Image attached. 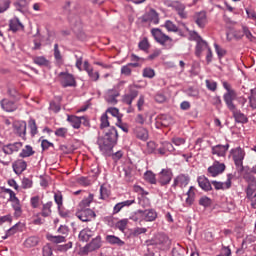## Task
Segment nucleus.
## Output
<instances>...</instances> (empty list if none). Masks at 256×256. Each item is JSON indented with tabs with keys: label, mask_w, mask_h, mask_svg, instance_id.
I'll use <instances>...</instances> for the list:
<instances>
[{
	"label": "nucleus",
	"mask_w": 256,
	"mask_h": 256,
	"mask_svg": "<svg viewBox=\"0 0 256 256\" xmlns=\"http://www.w3.org/2000/svg\"><path fill=\"white\" fill-rule=\"evenodd\" d=\"M224 89L227 91L223 95L224 102L226 103V106L228 107L229 111L233 114V117L237 123H247L249 120L247 119V116L245 114L241 113V110L237 109V106L233 101L237 99V92L233 90L231 87V84H229L227 81H224L222 83Z\"/></svg>",
	"instance_id": "nucleus-1"
},
{
	"label": "nucleus",
	"mask_w": 256,
	"mask_h": 256,
	"mask_svg": "<svg viewBox=\"0 0 256 256\" xmlns=\"http://www.w3.org/2000/svg\"><path fill=\"white\" fill-rule=\"evenodd\" d=\"M117 137H119L117 129H115V127H112L108 130V132H106L103 137L98 138L97 144L103 155H111L113 147H115V145L117 144Z\"/></svg>",
	"instance_id": "nucleus-2"
},
{
	"label": "nucleus",
	"mask_w": 256,
	"mask_h": 256,
	"mask_svg": "<svg viewBox=\"0 0 256 256\" xmlns=\"http://www.w3.org/2000/svg\"><path fill=\"white\" fill-rule=\"evenodd\" d=\"M241 171H243L242 177L244 181L247 183V197H251V195H253V193H255L256 191V178L253 175V172H251V168L246 167L241 169Z\"/></svg>",
	"instance_id": "nucleus-3"
},
{
	"label": "nucleus",
	"mask_w": 256,
	"mask_h": 256,
	"mask_svg": "<svg viewBox=\"0 0 256 256\" xmlns=\"http://www.w3.org/2000/svg\"><path fill=\"white\" fill-rule=\"evenodd\" d=\"M151 34L154 37L155 41L165 47V49H171L173 47V38L169 37L161 29L153 28Z\"/></svg>",
	"instance_id": "nucleus-4"
},
{
	"label": "nucleus",
	"mask_w": 256,
	"mask_h": 256,
	"mask_svg": "<svg viewBox=\"0 0 256 256\" xmlns=\"http://www.w3.org/2000/svg\"><path fill=\"white\" fill-rule=\"evenodd\" d=\"M153 245H156L161 249L163 247H169L171 245V241L165 234H156L152 240L147 242L148 247L151 248Z\"/></svg>",
	"instance_id": "nucleus-5"
},
{
	"label": "nucleus",
	"mask_w": 256,
	"mask_h": 256,
	"mask_svg": "<svg viewBox=\"0 0 256 256\" xmlns=\"http://www.w3.org/2000/svg\"><path fill=\"white\" fill-rule=\"evenodd\" d=\"M13 131L17 137H21L23 141H27V122L26 121H15L13 123Z\"/></svg>",
	"instance_id": "nucleus-6"
},
{
	"label": "nucleus",
	"mask_w": 256,
	"mask_h": 256,
	"mask_svg": "<svg viewBox=\"0 0 256 256\" xmlns=\"http://www.w3.org/2000/svg\"><path fill=\"white\" fill-rule=\"evenodd\" d=\"M59 78L62 87H77V81H75L73 74H69L68 72H61L59 74Z\"/></svg>",
	"instance_id": "nucleus-7"
},
{
	"label": "nucleus",
	"mask_w": 256,
	"mask_h": 256,
	"mask_svg": "<svg viewBox=\"0 0 256 256\" xmlns=\"http://www.w3.org/2000/svg\"><path fill=\"white\" fill-rule=\"evenodd\" d=\"M231 154L236 167H240L241 169H244L243 159H245V151L240 147H238V148L232 149Z\"/></svg>",
	"instance_id": "nucleus-8"
},
{
	"label": "nucleus",
	"mask_w": 256,
	"mask_h": 256,
	"mask_svg": "<svg viewBox=\"0 0 256 256\" xmlns=\"http://www.w3.org/2000/svg\"><path fill=\"white\" fill-rule=\"evenodd\" d=\"M142 23H153V25H159V14L155 9H150L141 17Z\"/></svg>",
	"instance_id": "nucleus-9"
},
{
	"label": "nucleus",
	"mask_w": 256,
	"mask_h": 256,
	"mask_svg": "<svg viewBox=\"0 0 256 256\" xmlns=\"http://www.w3.org/2000/svg\"><path fill=\"white\" fill-rule=\"evenodd\" d=\"M173 179V172L169 169H162V171L158 174V183L160 185H169L171 180Z\"/></svg>",
	"instance_id": "nucleus-10"
},
{
	"label": "nucleus",
	"mask_w": 256,
	"mask_h": 256,
	"mask_svg": "<svg viewBox=\"0 0 256 256\" xmlns=\"http://www.w3.org/2000/svg\"><path fill=\"white\" fill-rule=\"evenodd\" d=\"M232 180L233 174H228L226 182L212 181L211 183L213 187L216 189V191H225L226 189H231Z\"/></svg>",
	"instance_id": "nucleus-11"
},
{
	"label": "nucleus",
	"mask_w": 256,
	"mask_h": 256,
	"mask_svg": "<svg viewBox=\"0 0 256 256\" xmlns=\"http://www.w3.org/2000/svg\"><path fill=\"white\" fill-rule=\"evenodd\" d=\"M103 242L101 241V236H97L96 238L92 239L90 243H88L84 247L85 253H91L93 251H97V249H101Z\"/></svg>",
	"instance_id": "nucleus-12"
},
{
	"label": "nucleus",
	"mask_w": 256,
	"mask_h": 256,
	"mask_svg": "<svg viewBox=\"0 0 256 256\" xmlns=\"http://www.w3.org/2000/svg\"><path fill=\"white\" fill-rule=\"evenodd\" d=\"M223 171H225V165L216 161L208 168V175H210V177H217L218 175H221Z\"/></svg>",
	"instance_id": "nucleus-13"
},
{
	"label": "nucleus",
	"mask_w": 256,
	"mask_h": 256,
	"mask_svg": "<svg viewBox=\"0 0 256 256\" xmlns=\"http://www.w3.org/2000/svg\"><path fill=\"white\" fill-rule=\"evenodd\" d=\"M22 147H23L22 142H15L12 144L4 145L2 147V151L3 153H5V155H13V153H17V151H20Z\"/></svg>",
	"instance_id": "nucleus-14"
},
{
	"label": "nucleus",
	"mask_w": 256,
	"mask_h": 256,
	"mask_svg": "<svg viewBox=\"0 0 256 256\" xmlns=\"http://www.w3.org/2000/svg\"><path fill=\"white\" fill-rule=\"evenodd\" d=\"M78 219H80V221H83L84 223H86L87 221H91V219L95 218V212L91 209H84L81 210L78 214H77Z\"/></svg>",
	"instance_id": "nucleus-15"
},
{
	"label": "nucleus",
	"mask_w": 256,
	"mask_h": 256,
	"mask_svg": "<svg viewBox=\"0 0 256 256\" xmlns=\"http://www.w3.org/2000/svg\"><path fill=\"white\" fill-rule=\"evenodd\" d=\"M117 97H119V91L116 89H110L106 92L105 100L110 105H117Z\"/></svg>",
	"instance_id": "nucleus-16"
},
{
	"label": "nucleus",
	"mask_w": 256,
	"mask_h": 256,
	"mask_svg": "<svg viewBox=\"0 0 256 256\" xmlns=\"http://www.w3.org/2000/svg\"><path fill=\"white\" fill-rule=\"evenodd\" d=\"M194 21L200 29H203L205 25H207V13L205 12H198L194 16Z\"/></svg>",
	"instance_id": "nucleus-17"
},
{
	"label": "nucleus",
	"mask_w": 256,
	"mask_h": 256,
	"mask_svg": "<svg viewBox=\"0 0 256 256\" xmlns=\"http://www.w3.org/2000/svg\"><path fill=\"white\" fill-rule=\"evenodd\" d=\"M227 151H229V144H219L212 147V155H217L218 157H225Z\"/></svg>",
	"instance_id": "nucleus-18"
},
{
	"label": "nucleus",
	"mask_w": 256,
	"mask_h": 256,
	"mask_svg": "<svg viewBox=\"0 0 256 256\" xmlns=\"http://www.w3.org/2000/svg\"><path fill=\"white\" fill-rule=\"evenodd\" d=\"M194 35L196 37L197 45H196V55L199 57L201 53L203 52V49H209V46L207 45V42H205L201 36L197 35L196 32H194Z\"/></svg>",
	"instance_id": "nucleus-19"
},
{
	"label": "nucleus",
	"mask_w": 256,
	"mask_h": 256,
	"mask_svg": "<svg viewBox=\"0 0 256 256\" xmlns=\"http://www.w3.org/2000/svg\"><path fill=\"white\" fill-rule=\"evenodd\" d=\"M1 107L4 111H7L8 113H12V111H17V108L19 107L17 103L8 100V99H3L1 101Z\"/></svg>",
	"instance_id": "nucleus-20"
},
{
	"label": "nucleus",
	"mask_w": 256,
	"mask_h": 256,
	"mask_svg": "<svg viewBox=\"0 0 256 256\" xmlns=\"http://www.w3.org/2000/svg\"><path fill=\"white\" fill-rule=\"evenodd\" d=\"M13 171L16 173V175H21L25 169H27V162L23 159L16 160L13 165Z\"/></svg>",
	"instance_id": "nucleus-21"
},
{
	"label": "nucleus",
	"mask_w": 256,
	"mask_h": 256,
	"mask_svg": "<svg viewBox=\"0 0 256 256\" xmlns=\"http://www.w3.org/2000/svg\"><path fill=\"white\" fill-rule=\"evenodd\" d=\"M156 125L157 127H169L173 125V118L169 115H161L157 118Z\"/></svg>",
	"instance_id": "nucleus-22"
},
{
	"label": "nucleus",
	"mask_w": 256,
	"mask_h": 256,
	"mask_svg": "<svg viewBox=\"0 0 256 256\" xmlns=\"http://www.w3.org/2000/svg\"><path fill=\"white\" fill-rule=\"evenodd\" d=\"M199 187L203 189V191H212L213 187L211 186V182L205 176H199L197 179Z\"/></svg>",
	"instance_id": "nucleus-23"
},
{
	"label": "nucleus",
	"mask_w": 256,
	"mask_h": 256,
	"mask_svg": "<svg viewBox=\"0 0 256 256\" xmlns=\"http://www.w3.org/2000/svg\"><path fill=\"white\" fill-rule=\"evenodd\" d=\"M189 181L190 178L188 175L180 174L175 178L173 187H177V185H180V187H187V185H189Z\"/></svg>",
	"instance_id": "nucleus-24"
},
{
	"label": "nucleus",
	"mask_w": 256,
	"mask_h": 256,
	"mask_svg": "<svg viewBox=\"0 0 256 256\" xmlns=\"http://www.w3.org/2000/svg\"><path fill=\"white\" fill-rule=\"evenodd\" d=\"M9 27L10 31H13V33H17V31H23L25 26L19 21V18H13L9 21Z\"/></svg>",
	"instance_id": "nucleus-25"
},
{
	"label": "nucleus",
	"mask_w": 256,
	"mask_h": 256,
	"mask_svg": "<svg viewBox=\"0 0 256 256\" xmlns=\"http://www.w3.org/2000/svg\"><path fill=\"white\" fill-rule=\"evenodd\" d=\"M134 135L141 141H147V139H149V132L143 127H136L134 129Z\"/></svg>",
	"instance_id": "nucleus-26"
},
{
	"label": "nucleus",
	"mask_w": 256,
	"mask_h": 256,
	"mask_svg": "<svg viewBox=\"0 0 256 256\" xmlns=\"http://www.w3.org/2000/svg\"><path fill=\"white\" fill-rule=\"evenodd\" d=\"M242 31H243V34H239V32H235L234 37L236 39H243V35H245V37L248 38L249 41H254L255 37L253 36L249 28H247L246 26H243Z\"/></svg>",
	"instance_id": "nucleus-27"
},
{
	"label": "nucleus",
	"mask_w": 256,
	"mask_h": 256,
	"mask_svg": "<svg viewBox=\"0 0 256 256\" xmlns=\"http://www.w3.org/2000/svg\"><path fill=\"white\" fill-rule=\"evenodd\" d=\"M142 217L144 221H155L157 212L154 209L142 210Z\"/></svg>",
	"instance_id": "nucleus-28"
},
{
	"label": "nucleus",
	"mask_w": 256,
	"mask_h": 256,
	"mask_svg": "<svg viewBox=\"0 0 256 256\" xmlns=\"http://www.w3.org/2000/svg\"><path fill=\"white\" fill-rule=\"evenodd\" d=\"M139 91L137 90H130L129 94H126L123 96V103H126V105H133V100L138 97Z\"/></svg>",
	"instance_id": "nucleus-29"
},
{
	"label": "nucleus",
	"mask_w": 256,
	"mask_h": 256,
	"mask_svg": "<svg viewBox=\"0 0 256 256\" xmlns=\"http://www.w3.org/2000/svg\"><path fill=\"white\" fill-rule=\"evenodd\" d=\"M105 239L109 245H118V247L125 245V242L115 235H107Z\"/></svg>",
	"instance_id": "nucleus-30"
},
{
	"label": "nucleus",
	"mask_w": 256,
	"mask_h": 256,
	"mask_svg": "<svg viewBox=\"0 0 256 256\" xmlns=\"http://www.w3.org/2000/svg\"><path fill=\"white\" fill-rule=\"evenodd\" d=\"M68 123L71 124L73 129H80L81 128V117L75 116V115H68L67 117Z\"/></svg>",
	"instance_id": "nucleus-31"
},
{
	"label": "nucleus",
	"mask_w": 256,
	"mask_h": 256,
	"mask_svg": "<svg viewBox=\"0 0 256 256\" xmlns=\"http://www.w3.org/2000/svg\"><path fill=\"white\" fill-rule=\"evenodd\" d=\"M175 151V147L170 142H163L162 147L158 149V153L160 155H166V153H173Z\"/></svg>",
	"instance_id": "nucleus-32"
},
{
	"label": "nucleus",
	"mask_w": 256,
	"mask_h": 256,
	"mask_svg": "<svg viewBox=\"0 0 256 256\" xmlns=\"http://www.w3.org/2000/svg\"><path fill=\"white\" fill-rule=\"evenodd\" d=\"M79 240L83 241L84 243H87L91 237H93V231L89 228H85L79 233Z\"/></svg>",
	"instance_id": "nucleus-33"
},
{
	"label": "nucleus",
	"mask_w": 256,
	"mask_h": 256,
	"mask_svg": "<svg viewBox=\"0 0 256 256\" xmlns=\"http://www.w3.org/2000/svg\"><path fill=\"white\" fill-rule=\"evenodd\" d=\"M33 63L39 67H49V65H51V62H49L45 56H35L33 58Z\"/></svg>",
	"instance_id": "nucleus-34"
},
{
	"label": "nucleus",
	"mask_w": 256,
	"mask_h": 256,
	"mask_svg": "<svg viewBox=\"0 0 256 256\" xmlns=\"http://www.w3.org/2000/svg\"><path fill=\"white\" fill-rule=\"evenodd\" d=\"M33 155H35V152L33 151V147L31 145H26L20 152L19 157H22V159H25L26 157H31Z\"/></svg>",
	"instance_id": "nucleus-35"
},
{
	"label": "nucleus",
	"mask_w": 256,
	"mask_h": 256,
	"mask_svg": "<svg viewBox=\"0 0 256 256\" xmlns=\"http://www.w3.org/2000/svg\"><path fill=\"white\" fill-rule=\"evenodd\" d=\"M25 247L31 248V247H37L39 245V237L37 236H31L28 237L24 242Z\"/></svg>",
	"instance_id": "nucleus-36"
},
{
	"label": "nucleus",
	"mask_w": 256,
	"mask_h": 256,
	"mask_svg": "<svg viewBox=\"0 0 256 256\" xmlns=\"http://www.w3.org/2000/svg\"><path fill=\"white\" fill-rule=\"evenodd\" d=\"M174 8L178 12L181 19H187V12L185 11V6L182 3L176 2Z\"/></svg>",
	"instance_id": "nucleus-37"
},
{
	"label": "nucleus",
	"mask_w": 256,
	"mask_h": 256,
	"mask_svg": "<svg viewBox=\"0 0 256 256\" xmlns=\"http://www.w3.org/2000/svg\"><path fill=\"white\" fill-rule=\"evenodd\" d=\"M21 227H23L21 223L14 225L6 232V235L3 236L2 239H7V237H11V235H15L17 231H21Z\"/></svg>",
	"instance_id": "nucleus-38"
},
{
	"label": "nucleus",
	"mask_w": 256,
	"mask_h": 256,
	"mask_svg": "<svg viewBox=\"0 0 256 256\" xmlns=\"http://www.w3.org/2000/svg\"><path fill=\"white\" fill-rule=\"evenodd\" d=\"M123 173L125 181H127L128 183L131 182V180L133 179V168L126 165L123 168Z\"/></svg>",
	"instance_id": "nucleus-39"
},
{
	"label": "nucleus",
	"mask_w": 256,
	"mask_h": 256,
	"mask_svg": "<svg viewBox=\"0 0 256 256\" xmlns=\"http://www.w3.org/2000/svg\"><path fill=\"white\" fill-rule=\"evenodd\" d=\"M51 207H53V202H47L42 207L41 215L42 217H50L51 216Z\"/></svg>",
	"instance_id": "nucleus-40"
},
{
	"label": "nucleus",
	"mask_w": 256,
	"mask_h": 256,
	"mask_svg": "<svg viewBox=\"0 0 256 256\" xmlns=\"http://www.w3.org/2000/svg\"><path fill=\"white\" fill-rule=\"evenodd\" d=\"M187 198H186V203L188 205H193L195 201V187L191 186L187 192Z\"/></svg>",
	"instance_id": "nucleus-41"
},
{
	"label": "nucleus",
	"mask_w": 256,
	"mask_h": 256,
	"mask_svg": "<svg viewBox=\"0 0 256 256\" xmlns=\"http://www.w3.org/2000/svg\"><path fill=\"white\" fill-rule=\"evenodd\" d=\"M186 251L187 250H185V248H183V246L177 244L172 249V256H185Z\"/></svg>",
	"instance_id": "nucleus-42"
},
{
	"label": "nucleus",
	"mask_w": 256,
	"mask_h": 256,
	"mask_svg": "<svg viewBox=\"0 0 256 256\" xmlns=\"http://www.w3.org/2000/svg\"><path fill=\"white\" fill-rule=\"evenodd\" d=\"M145 181L151 183V185H155L157 183V178H155V174L152 171H146L144 174Z\"/></svg>",
	"instance_id": "nucleus-43"
},
{
	"label": "nucleus",
	"mask_w": 256,
	"mask_h": 256,
	"mask_svg": "<svg viewBox=\"0 0 256 256\" xmlns=\"http://www.w3.org/2000/svg\"><path fill=\"white\" fill-rule=\"evenodd\" d=\"M249 105L251 109H256V88L250 90Z\"/></svg>",
	"instance_id": "nucleus-44"
},
{
	"label": "nucleus",
	"mask_w": 256,
	"mask_h": 256,
	"mask_svg": "<svg viewBox=\"0 0 256 256\" xmlns=\"http://www.w3.org/2000/svg\"><path fill=\"white\" fill-rule=\"evenodd\" d=\"M47 239L48 241H51V243H56V244L65 243V236H61V235H58V236L48 235Z\"/></svg>",
	"instance_id": "nucleus-45"
},
{
	"label": "nucleus",
	"mask_w": 256,
	"mask_h": 256,
	"mask_svg": "<svg viewBox=\"0 0 256 256\" xmlns=\"http://www.w3.org/2000/svg\"><path fill=\"white\" fill-rule=\"evenodd\" d=\"M28 127L30 129V133L32 137H35V135H37L38 131H37V123L35 122V119H30L28 121Z\"/></svg>",
	"instance_id": "nucleus-46"
},
{
	"label": "nucleus",
	"mask_w": 256,
	"mask_h": 256,
	"mask_svg": "<svg viewBox=\"0 0 256 256\" xmlns=\"http://www.w3.org/2000/svg\"><path fill=\"white\" fill-rule=\"evenodd\" d=\"M131 221H134L135 223H141L143 220V210H137L131 217Z\"/></svg>",
	"instance_id": "nucleus-47"
},
{
	"label": "nucleus",
	"mask_w": 256,
	"mask_h": 256,
	"mask_svg": "<svg viewBox=\"0 0 256 256\" xmlns=\"http://www.w3.org/2000/svg\"><path fill=\"white\" fill-rule=\"evenodd\" d=\"M107 113H110V115H112V117H116L117 121H120V119H122L123 115L121 113H119V109L117 108H108L106 110V115Z\"/></svg>",
	"instance_id": "nucleus-48"
},
{
	"label": "nucleus",
	"mask_w": 256,
	"mask_h": 256,
	"mask_svg": "<svg viewBox=\"0 0 256 256\" xmlns=\"http://www.w3.org/2000/svg\"><path fill=\"white\" fill-rule=\"evenodd\" d=\"M54 59L57 61V63H63V56L59 50V44L54 45Z\"/></svg>",
	"instance_id": "nucleus-49"
},
{
	"label": "nucleus",
	"mask_w": 256,
	"mask_h": 256,
	"mask_svg": "<svg viewBox=\"0 0 256 256\" xmlns=\"http://www.w3.org/2000/svg\"><path fill=\"white\" fill-rule=\"evenodd\" d=\"M186 95L188 97H193L194 99H199V90L197 88L190 87L185 90Z\"/></svg>",
	"instance_id": "nucleus-50"
},
{
	"label": "nucleus",
	"mask_w": 256,
	"mask_h": 256,
	"mask_svg": "<svg viewBox=\"0 0 256 256\" xmlns=\"http://www.w3.org/2000/svg\"><path fill=\"white\" fill-rule=\"evenodd\" d=\"M212 203H213V200H211V198L207 196H203L199 199V205L205 208L211 207Z\"/></svg>",
	"instance_id": "nucleus-51"
},
{
	"label": "nucleus",
	"mask_w": 256,
	"mask_h": 256,
	"mask_svg": "<svg viewBox=\"0 0 256 256\" xmlns=\"http://www.w3.org/2000/svg\"><path fill=\"white\" fill-rule=\"evenodd\" d=\"M107 127H109V116L105 112L100 118V129H105Z\"/></svg>",
	"instance_id": "nucleus-52"
},
{
	"label": "nucleus",
	"mask_w": 256,
	"mask_h": 256,
	"mask_svg": "<svg viewBox=\"0 0 256 256\" xmlns=\"http://www.w3.org/2000/svg\"><path fill=\"white\" fill-rule=\"evenodd\" d=\"M12 207L15 211V216L21 217V202H19V200L12 202Z\"/></svg>",
	"instance_id": "nucleus-53"
},
{
	"label": "nucleus",
	"mask_w": 256,
	"mask_h": 256,
	"mask_svg": "<svg viewBox=\"0 0 256 256\" xmlns=\"http://www.w3.org/2000/svg\"><path fill=\"white\" fill-rule=\"evenodd\" d=\"M165 28L167 29V31H172L173 33H177V31H179L177 25H175L173 22L169 20L165 22Z\"/></svg>",
	"instance_id": "nucleus-54"
},
{
	"label": "nucleus",
	"mask_w": 256,
	"mask_h": 256,
	"mask_svg": "<svg viewBox=\"0 0 256 256\" xmlns=\"http://www.w3.org/2000/svg\"><path fill=\"white\" fill-rule=\"evenodd\" d=\"M93 194H89L87 198H84L81 203H80V207H89V205H91V203H93Z\"/></svg>",
	"instance_id": "nucleus-55"
},
{
	"label": "nucleus",
	"mask_w": 256,
	"mask_h": 256,
	"mask_svg": "<svg viewBox=\"0 0 256 256\" xmlns=\"http://www.w3.org/2000/svg\"><path fill=\"white\" fill-rule=\"evenodd\" d=\"M72 247H73V242H68L67 244H64V245H58L57 251L65 253L66 251H69V249H71Z\"/></svg>",
	"instance_id": "nucleus-56"
},
{
	"label": "nucleus",
	"mask_w": 256,
	"mask_h": 256,
	"mask_svg": "<svg viewBox=\"0 0 256 256\" xmlns=\"http://www.w3.org/2000/svg\"><path fill=\"white\" fill-rule=\"evenodd\" d=\"M68 131L69 130L67 128H58L55 131V135L56 137H62L63 139H65L67 137Z\"/></svg>",
	"instance_id": "nucleus-57"
},
{
	"label": "nucleus",
	"mask_w": 256,
	"mask_h": 256,
	"mask_svg": "<svg viewBox=\"0 0 256 256\" xmlns=\"http://www.w3.org/2000/svg\"><path fill=\"white\" fill-rule=\"evenodd\" d=\"M143 77H147L148 79H153V77H155V70L151 68H145L143 70Z\"/></svg>",
	"instance_id": "nucleus-58"
},
{
	"label": "nucleus",
	"mask_w": 256,
	"mask_h": 256,
	"mask_svg": "<svg viewBox=\"0 0 256 256\" xmlns=\"http://www.w3.org/2000/svg\"><path fill=\"white\" fill-rule=\"evenodd\" d=\"M42 253H43V256H53V248H51V245L46 244L42 248Z\"/></svg>",
	"instance_id": "nucleus-59"
},
{
	"label": "nucleus",
	"mask_w": 256,
	"mask_h": 256,
	"mask_svg": "<svg viewBox=\"0 0 256 256\" xmlns=\"http://www.w3.org/2000/svg\"><path fill=\"white\" fill-rule=\"evenodd\" d=\"M206 87L209 91H217V82L213 80H206Z\"/></svg>",
	"instance_id": "nucleus-60"
},
{
	"label": "nucleus",
	"mask_w": 256,
	"mask_h": 256,
	"mask_svg": "<svg viewBox=\"0 0 256 256\" xmlns=\"http://www.w3.org/2000/svg\"><path fill=\"white\" fill-rule=\"evenodd\" d=\"M138 47L141 49V51H147V49H149V41L147 38H144L142 41H140Z\"/></svg>",
	"instance_id": "nucleus-61"
},
{
	"label": "nucleus",
	"mask_w": 256,
	"mask_h": 256,
	"mask_svg": "<svg viewBox=\"0 0 256 256\" xmlns=\"http://www.w3.org/2000/svg\"><path fill=\"white\" fill-rule=\"evenodd\" d=\"M40 198L39 196H34L30 199V205L33 209H37L39 207Z\"/></svg>",
	"instance_id": "nucleus-62"
},
{
	"label": "nucleus",
	"mask_w": 256,
	"mask_h": 256,
	"mask_svg": "<svg viewBox=\"0 0 256 256\" xmlns=\"http://www.w3.org/2000/svg\"><path fill=\"white\" fill-rule=\"evenodd\" d=\"M88 76L90 77L91 81H99V72H94L93 68L91 70H89L88 72Z\"/></svg>",
	"instance_id": "nucleus-63"
},
{
	"label": "nucleus",
	"mask_w": 256,
	"mask_h": 256,
	"mask_svg": "<svg viewBox=\"0 0 256 256\" xmlns=\"http://www.w3.org/2000/svg\"><path fill=\"white\" fill-rule=\"evenodd\" d=\"M121 74L125 77L131 76V67L127 64L121 68Z\"/></svg>",
	"instance_id": "nucleus-64"
}]
</instances>
